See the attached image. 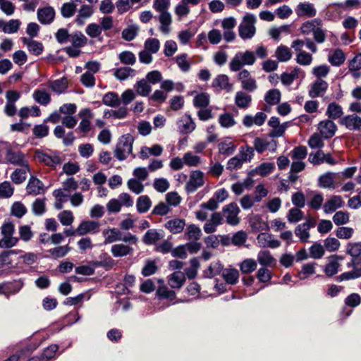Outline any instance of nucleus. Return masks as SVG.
Segmentation results:
<instances>
[{"label": "nucleus", "instance_id": "nucleus-1", "mask_svg": "<svg viewBox=\"0 0 361 361\" xmlns=\"http://www.w3.org/2000/svg\"><path fill=\"white\" fill-rule=\"evenodd\" d=\"M134 137L130 134L122 135L116 145L114 155L119 161L125 160L133 152Z\"/></svg>", "mask_w": 361, "mask_h": 361}, {"label": "nucleus", "instance_id": "nucleus-2", "mask_svg": "<svg viewBox=\"0 0 361 361\" xmlns=\"http://www.w3.org/2000/svg\"><path fill=\"white\" fill-rule=\"evenodd\" d=\"M255 62L254 53L251 51L238 52L231 60L229 68L231 71H238L245 66H251Z\"/></svg>", "mask_w": 361, "mask_h": 361}, {"label": "nucleus", "instance_id": "nucleus-3", "mask_svg": "<svg viewBox=\"0 0 361 361\" xmlns=\"http://www.w3.org/2000/svg\"><path fill=\"white\" fill-rule=\"evenodd\" d=\"M256 23V17L250 13H246L241 23L239 25V35L243 39L252 38L256 32L255 24Z\"/></svg>", "mask_w": 361, "mask_h": 361}, {"label": "nucleus", "instance_id": "nucleus-4", "mask_svg": "<svg viewBox=\"0 0 361 361\" xmlns=\"http://www.w3.org/2000/svg\"><path fill=\"white\" fill-rule=\"evenodd\" d=\"M240 210L237 204L231 202L223 208V215L226 218L227 224L236 226L240 223L238 214Z\"/></svg>", "mask_w": 361, "mask_h": 361}, {"label": "nucleus", "instance_id": "nucleus-5", "mask_svg": "<svg viewBox=\"0 0 361 361\" xmlns=\"http://www.w3.org/2000/svg\"><path fill=\"white\" fill-rule=\"evenodd\" d=\"M35 159L50 167H54L61 162V158L56 153L47 154L39 149L35 150Z\"/></svg>", "mask_w": 361, "mask_h": 361}, {"label": "nucleus", "instance_id": "nucleus-6", "mask_svg": "<svg viewBox=\"0 0 361 361\" xmlns=\"http://www.w3.org/2000/svg\"><path fill=\"white\" fill-rule=\"evenodd\" d=\"M238 79L241 83L242 88L247 91L253 92L257 87L256 80L246 69L240 71L238 75Z\"/></svg>", "mask_w": 361, "mask_h": 361}, {"label": "nucleus", "instance_id": "nucleus-7", "mask_svg": "<svg viewBox=\"0 0 361 361\" xmlns=\"http://www.w3.org/2000/svg\"><path fill=\"white\" fill-rule=\"evenodd\" d=\"M204 175L200 171H194L190 175L188 183L185 185V190L188 192H194L199 188L204 185Z\"/></svg>", "mask_w": 361, "mask_h": 361}, {"label": "nucleus", "instance_id": "nucleus-8", "mask_svg": "<svg viewBox=\"0 0 361 361\" xmlns=\"http://www.w3.org/2000/svg\"><path fill=\"white\" fill-rule=\"evenodd\" d=\"M253 146L258 153L262 154L266 150L274 152L276 149L277 143L274 140L257 137L253 141Z\"/></svg>", "mask_w": 361, "mask_h": 361}, {"label": "nucleus", "instance_id": "nucleus-9", "mask_svg": "<svg viewBox=\"0 0 361 361\" xmlns=\"http://www.w3.org/2000/svg\"><path fill=\"white\" fill-rule=\"evenodd\" d=\"M178 130L181 134H188L195 130L196 124L190 115L185 114L176 122Z\"/></svg>", "mask_w": 361, "mask_h": 361}, {"label": "nucleus", "instance_id": "nucleus-10", "mask_svg": "<svg viewBox=\"0 0 361 361\" xmlns=\"http://www.w3.org/2000/svg\"><path fill=\"white\" fill-rule=\"evenodd\" d=\"M318 130L322 137L329 139L335 135L337 126L334 121L326 119L319 123Z\"/></svg>", "mask_w": 361, "mask_h": 361}, {"label": "nucleus", "instance_id": "nucleus-11", "mask_svg": "<svg viewBox=\"0 0 361 361\" xmlns=\"http://www.w3.org/2000/svg\"><path fill=\"white\" fill-rule=\"evenodd\" d=\"M6 158V160L11 164L23 166V167H25L28 171H30V169L27 161L25 159V156L22 152L12 149H8Z\"/></svg>", "mask_w": 361, "mask_h": 361}, {"label": "nucleus", "instance_id": "nucleus-12", "mask_svg": "<svg viewBox=\"0 0 361 361\" xmlns=\"http://www.w3.org/2000/svg\"><path fill=\"white\" fill-rule=\"evenodd\" d=\"M344 201L339 195L331 196L323 204V211L325 214H331L338 209L343 207Z\"/></svg>", "mask_w": 361, "mask_h": 361}, {"label": "nucleus", "instance_id": "nucleus-13", "mask_svg": "<svg viewBox=\"0 0 361 361\" xmlns=\"http://www.w3.org/2000/svg\"><path fill=\"white\" fill-rule=\"evenodd\" d=\"M100 224L94 221H83L77 228L78 235H85L88 233H96L99 232Z\"/></svg>", "mask_w": 361, "mask_h": 361}, {"label": "nucleus", "instance_id": "nucleus-14", "mask_svg": "<svg viewBox=\"0 0 361 361\" xmlns=\"http://www.w3.org/2000/svg\"><path fill=\"white\" fill-rule=\"evenodd\" d=\"M309 161L315 165L326 162L329 164L334 165L336 161L330 154H325L322 150H318L315 153H311L309 156Z\"/></svg>", "mask_w": 361, "mask_h": 361}, {"label": "nucleus", "instance_id": "nucleus-15", "mask_svg": "<svg viewBox=\"0 0 361 361\" xmlns=\"http://www.w3.org/2000/svg\"><path fill=\"white\" fill-rule=\"evenodd\" d=\"M257 241L259 247H271L276 248L280 247L281 242L274 238L271 235L261 233L257 237Z\"/></svg>", "mask_w": 361, "mask_h": 361}, {"label": "nucleus", "instance_id": "nucleus-16", "mask_svg": "<svg viewBox=\"0 0 361 361\" xmlns=\"http://www.w3.org/2000/svg\"><path fill=\"white\" fill-rule=\"evenodd\" d=\"M341 259L342 257L337 255H332L328 258V262L324 268V273L327 276L331 277L337 274Z\"/></svg>", "mask_w": 361, "mask_h": 361}, {"label": "nucleus", "instance_id": "nucleus-17", "mask_svg": "<svg viewBox=\"0 0 361 361\" xmlns=\"http://www.w3.org/2000/svg\"><path fill=\"white\" fill-rule=\"evenodd\" d=\"M327 88L328 83L323 80L318 79L312 84L308 92L309 96L312 98L320 97L324 94Z\"/></svg>", "mask_w": 361, "mask_h": 361}, {"label": "nucleus", "instance_id": "nucleus-18", "mask_svg": "<svg viewBox=\"0 0 361 361\" xmlns=\"http://www.w3.org/2000/svg\"><path fill=\"white\" fill-rule=\"evenodd\" d=\"M212 87L217 90H227L228 92L233 90V85L229 82V78L225 74L218 75L212 81Z\"/></svg>", "mask_w": 361, "mask_h": 361}, {"label": "nucleus", "instance_id": "nucleus-19", "mask_svg": "<svg viewBox=\"0 0 361 361\" xmlns=\"http://www.w3.org/2000/svg\"><path fill=\"white\" fill-rule=\"evenodd\" d=\"M223 218L219 212L212 214L209 221L204 226V231L207 233H212L216 231V227L222 224Z\"/></svg>", "mask_w": 361, "mask_h": 361}, {"label": "nucleus", "instance_id": "nucleus-20", "mask_svg": "<svg viewBox=\"0 0 361 361\" xmlns=\"http://www.w3.org/2000/svg\"><path fill=\"white\" fill-rule=\"evenodd\" d=\"M318 185L322 188L334 189L336 188L335 173L326 172L322 174L318 178Z\"/></svg>", "mask_w": 361, "mask_h": 361}, {"label": "nucleus", "instance_id": "nucleus-21", "mask_svg": "<svg viewBox=\"0 0 361 361\" xmlns=\"http://www.w3.org/2000/svg\"><path fill=\"white\" fill-rule=\"evenodd\" d=\"M104 243L111 244L121 240V232L116 228H108L102 231Z\"/></svg>", "mask_w": 361, "mask_h": 361}, {"label": "nucleus", "instance_id": "nucleus-22", "mask_svg": "<svg viewBox=\"0 0 361 361\" xmlns=\"http://www.w3.org/2000/svg\"><path fill=\"white\" fill-rule=\"evenodd\" d=\"M163 152V147L158 144L154 145L152 147L144 146L141 147L140 152V158L142 159H148L150 156L158 157Z\"/></svg>", "mask_w": 361, "mask_h": 361}, {"label": "nucleus", "instance_id": "nucleus-23", "mask_svg": "<svg viewBox=\"0 0 361 361\" xmlns=\"http://www.w3.org/2000/svg\"><path fill=\"white\" fill-rule=\"evenodd\" d=\"M299 77L304 78L305 73L299 67H295L291 73H283L281 75V80L283 85H290L294 80Z\"/></svg>", "mask_w": 361, "mask_h": 361}, {"label": "nucleus", "instance_id": "nucleus-24", "mask_svg": "<svg viewBox=\"0 0 361 361\" xmlns=\"http://www.w3.org/2000/svg\"><path fill=\"white\" fill-rule=\"evenodd\" d=\"M79 116L82 118L79 128L82 132H88L90 129L91 119L93 118V114L90 109H84L80 111Z\"/></svg>", "mask_w": 361, "mask_h": 361}, {"label": "nucleus", "instance_id": "nucleus-25", "mask_svg": "<svg viewBox=\"0 0 361 361\" xmlns=\"http://www.w3.org/2000/svg\"><path fill=\"white\" fill-rule=\"evenodd\" d=\"M267 118V115L263 112H258L254 116L247 115L243 120V125L246 127H251L253 125L262 126Z\"/></svg>", "mask_w": 361, "mask_h": 361}, {"label": "nucleus", "instance_id": "nucleus-26", "mask_svg": "<svg viewBox=\"0 0 361 361\" xmlns=\"http://www.w3.org/2000/svg\"><path fill=\"white\" fill-rule=\"evenodd\" d=\"M44 184L41 180L31 176L27 185V192L30 195H37L44 192Z\"/></svg>", "mask_w": 361, "mask_h": 361}, {"label": "nucleus", "instance_id": "nucleus-27", "mask_svg": "<svg viewBox=\"0 0 361 361\" xmlns=\"http://www.w3.org/2000/svg\"><path fill=\"white\" fill-rule=\"evenodd\" d=\"M160 23L159 30L164 35H168L171 31L172 16L169 11L161 12L159 16Z\"/></svg>", "mask_w": 361, "mask_h": 361}, {"label": "nucleus", "instance_id": "nucleus-28", "mask_svg": "<svg viewBox=\"0 0 361 361\" xmlns=\"http://www.w3.org/2000/svg\"><path fill=\"white\" fill-rule=\"evenodd\" d=\"M341 123L349 130H359L361 128V117L357 115H348L341 119Z\"/></svg>", "mask_w": 361, "mask_h": 361}, {"label": "nucleus", "instance_id": "nucleus-29", "mask_svg": "<svg viewBox=\"0 0 361 361\" xmlns=\"http://www.w3.org/2000/svg\"><path fill=\"white\" fill-rule=\"evenodd\" d=\"M295 13L298 16L313 17L316 15V9L313 4L308 2L300 3L296 8Z\"/></svg>", "mask_w": 361, "mask_h": 361}, {"label": "nucleus", "instance_id": "nucleus-30", "mask_svg": "<svg viewBox=\"0 0 361 361\" xmlns=\"http://www.w3.org/2000/svg\"><path fill=\"white\" fill-rule=\"evenodd\" d=\"M55 16V11L51 7H44L38 9L37 18L42 24H49L51 23Z\"/></svg>", "mask_w": 361, "mask_h": 361}, {"label": "nucleus", "instance_id": "nucleus-31", "mask_svg": "<svg viewBox=\"0 0 361 361\" xmlns=\"http://www.w3.org/2000/svg\"><path fill=\"white\" fill-rule=\"evenodd\" d=\"M20 25V21L17 19H12L5 22L0 19V29L5 33L11 34L17 32Z\"/></svg>", "mask_w": 361, "mask_h": 361}, {"label": "nucleus", "instance_id": "nucleus-32", "mask_svg": "<svg viewBox=\"0 0 361 361\" xmlns=\"http://www.w3.org/2000/svg\"><path fill=\"white\" fill-rule=\"evenodd\" d=\"M93 13L92 6L88 5H82L78 11V14L75 18V23L79 25H82L86 20L91 17Z\"/></svg>", "mask_w": 361, "mask_h": 361}, {"label": "nucleus", "instance_id": "nucleus-33", "mask_svg": "<svg viewBox=\"0 0 361 361\" xmlns=\"http://www.w3.org/2000/svg\"><path fill=\"white\" fill-rule=\"evenodd\" d=\"M185 281V274L180 271H175L169 278V284L173 288H180Z\"/></svg>", "mask_w": 361, "mask_h": 361}, {"label": "nucleus", "instance_id": "nucleus-34", "mask_svg": "<svg viewBox=\"0 0 361 361\" xmlns=\"http://www.w3.org/2000/svg\"><path fill=\"white\" fill-rule=\"evenodd\" d=\"M185 221L180 219L169 220L165 224L166 228L174 234L180 233L184 229Z\"/></svg>", "mask_w": 361, "mask_h": 361}, {"label": "nucleus", "instance_id": "nucleus-35", "mask_svg": "<svg viewBox=\"0 0 361 361\" xmlns=\"http://www.w3.org/2000/svg\"><path fill=\"white\" fill-rule=\"evenodd\" d=\"M133 248L123 244H115L111 248V252L115 257H122L133 252Z\"/></svg>", "mask_w": 361, "mask_h": 361}, {"label": "nucleus", "instance_id": "nucleus-36", "mask_svg": "<svg viewBox=\"0 0 361 361\" xmlns=\"http://www.w3.org/2000/svg\"><path fill=\"white\" fill-rule=\"evenodd\" d=\"M163 238V234L155 229L148 230L142 238V241L147 245L157 243Z\"/></svg>", "mask_w": 361, "mask_h": 361}, {"label": "nucleus", "instance_id": "nucleus-37", "mask_svg": "<svg viewBox=\"0 0 361 361\" xmlns=\"http://www.w3.org/2000/svg\"><path fill=\"white\" fill-rule=\"evenodd\" d=\"M22 40L31 54L39 55L42 53L44 47L42 43L25 37L23 38Z\"/></svg>", "mask_w": 361, "mask_h": 361}, {"label": "nucleus", "instance_id": "nucleus-38", "mask_svg": "<svg viewBox=\"0 0 361 361\" xmlns=\"http://www.w3.org/2000/svg\"><path fill=\"white\" fill-rule=\"evenodd\" d=\"M249 224L251 228L255 231L269 230L268 224L258 215L251 216L249 219Z\"/></svg>", "mask_w": 361, "mask_h": 361}, {"label": "nucleus", "instance_id": "nucleus-39", "mask_svg": "<svg viewBox=\"0 0 361 361\" xmlns=\"http://www.w3.org/2000/svg\"><path fill=\"white\" fill-rule=\"evenodd\" d=\"M251 100V96L243 91H239L235 94V103L240 109L247 108Z\"/></svg>", "mask_w": 361, "mask_h": 361}, {"label": "nucleus", "instance_id": "nucleus-40", "mask_svg": "<svg viewBox=\"0 0 361 361\" xmlns=\"http://www.w3.org/2000/svg\"><path fill=\"white\" fill-rule=\"evenodd\" d=\"M49 88L57 94H61L68 87V80L66 78H63L59 80L49 81L48 83Z\"/></svg>", "mask_w": 361, "mask_h": 361}, {"label": "nucleus", "instance_id": "nucleus-41", "mask_svg": "<svg viewBox=\"0 0 361 361\" xmlns=\"http://www.w3.org/2000/svg\"><path fill=\"white\" fill-rule=\"evenodd\" d=\"M222 276L228 284H235L239 279V272L236 269L228 268L223 270Z\"/></svg>", "mask_w": 361, "mask_h": 361}, {"label": "nucleus", "instance_id": "nucleus-42", "mask_svg": "<svg viewBox=\"0 0 361 361\" xmlns=\"http://www.w3.org/2000/svg\"><path fill=\"white\" fill-rule=\"evenodd\" d=\"M329 61L335 66H339L345 61V55L340 49H335L328 57Z\"/></svg>", "mask_w": 361, "mask_h": 361}, {"label": "nucleus", "instance_id": "nucleus-43", "mask_svg": "<svg viewBox=\"0 0 361 361\" xmlns=\"http://www.w3.org/2000/svg\"><path fill=\"white\" fill-rule=\"evenodd\" d=\"M219 123L222 128H229L234 126L236 124V121L233 116L231 113H224L219 116L218 118Z\"/></svg>", "mask_w": 361, "mask_h": 361}, {"label": "nucleus", "instance_id": "nucleus-44", "mask_svg": "<svg viewBox=\"0 0 361 361\" xmlns=\"http://www.w3.org/2000/svg\"><path fill=\"white\" fill-rule=\"evenodd\" d=\"M275 56L279 61L286 62L291 59L292 53L288 47L281 45L276 48Z\"/></svg>", "mask_w": 361, "mask_h": 361}, {"label": "nucleus", "instance_id": "nucleus-45", "mask_svg": "<svg viewBox=\"0 0 361 361\" xmlns=\"http://www.w3.org/2000/svg\"><path fill=\"white\" fill-rule=\"evenodd\" d=\"M274 168L273 163H262L252 170L250 173L252 176L259 175L261 176H265L270 173Z\"/></svg>", "mask_w": 361, "mask_h": 361}, {"label": "nucleus", "instance_id": "nucleus-46", "mask_svg": "<svg viewBox=\"0 0 361 361\" xmlns=\"http://www.w3.org/2000/svg\"><path fill=\"white\" fill-rule=\"evenodd\" d=\"M257 260L262 266L271 267L276 264L275 259L268 251H260L257 255Z\"/></svg>", "mask_w": 361, "mask_h": 361}, {"label": "nucleus", "instance_id": "nucleus-47", "mask_svg": "<svg viewBox=\"0 0 361 361\" xmlns=\"http://www.w3.org/2000/svg\"><path fill=\"white\" fill-rule=\"evenodd\" d=\"M210 101V97L209 94L206 92L197 93L193 99V104L197 108H205L207 107Z\"/></svg>", "mask_w": 361, "mask_h": 361}, {"label": "nucleus", "instance_id": "nucleus-48", "mask_svg": "<svg viewBox=\"0 0 361 361\" xmlns=\"http://www.w3.org/2000/svg\"><path fill=\"white\" fill-rule=\"evenodd\" d=\"M326 115L331 119H337L343 115L342 107L335 102L329 104L326 109Z\"/></svg>", "mask_w": 361, "mask_h": 361}, {"label": "nucleus", "instance_id": "nucleus-49", "mask_svg": "<svg viewBox=\"0 0 361 361\" xmlns=\"http://www.w3.org/2000/svg\"><path fill=\"white\" fill-rule=\"evenodd\" d=\"M33 98L40 104L47 105L51 101L50 94L45 90H37L33 93Z\"/></svg>", "mask_w": 361, "mask_h": 361}, {"label": "nucleus", "instance_id": "nucleus-50", "mask_svg": "<svg viewBox=\"0 0 361 361\" xmlns=\"http://www.w3.org/2000/svg\"><path fill=\"white\" fill-rule=\"evenodd\" d=\"M185 234L189 240L197 241L201 238L202 231L196 225L190 224L187 227Z\"/></svg>", "mask_w": 361, "mask_h": 361}, {"label": "nucleus", "instance_id": "nucleus-51", "mask_svg": "<svg viewBox=\"0 0 361 361\" xmlns=\"http://www.w3.org/2000/svg\"><path fill=\"white\" fill-rule=\"evenodd\" d=\"M128 188L136 195H139L144 191V185L141 180L136 178H130L127 181Z\"/></svg>", "mask_w": 361, "mask_h": 361}, {"label": "nucleus", "instance_id": "nucleus-52", "mask_svg": "<svg viewBox=\"0 0 361 361\" xmlns=\"http://www.w3.org/2000/svg\"><path fill=\"white\" fill-rule=\"evenodd\" d=\"M266 102L270 105H275L280 102L281 92L277 89L269 90L264 97Z\"/></svg>", "mask_w": 361, "mask_h": 361}, {"label": "nucleus", "instance_id": "nucleus-53", "mask_svg": "<svg viewBox=\"0 0 361 361\" xmlns=\"http://www.w3.org/2000/svg\"><path fill=\"white\" fill-rule=\"evenodd\" d=\"M103 103L109 106L114 107L121 104V99L118 94L114 92H109L106 94L102 99Z\"/></svg>", "mask_w": 361, "mask_h": 361}, {"label": "nucleus", "instance_id": "nucleus-54", "mask_svg": "<svg viewBox=\"0 0 361 361\" xmlns=\"http://www.w3.org/2000/svg\"><path fill=\"white\" fill-rule=\"evenodd\" d=\"M257 264L253 259H246L240 264V269L243 274H250L257 269Z\"/></svg>", "mask_w": 361, "mask_h": 361}, {"label": "nucleus", "instance_id": "nucleus-55", "mask_svg": "<svg viewBox=\"0 0 361 361\" xmlns=\"http://www.w3.org/2000/svg\"><path fill=\"white\" fill-rule=\"evenodd\" d=\"M135 87L136 92L142 97L147 96L151 92V86L144 79L138 81L135 84Z\"/></svg>", "mask_w": 361, "mask_h": 361}, {"label": "nucleus", "instance_id": "nucleus-56", "mask_svg": "<svg viewBox=\"0 0 361 361\" xmlns=\"http://www.w3.org/2000/svg\"><path fill=\"white\" fill-rule=\"evenodd\" d=\"M310 229L305 227L302 224H299L295 229V235L299 238L302 243H307L309 241L310 233Z\"/></svg>", "mask_w": 361, "mask_h": 361}, {"label": "nucleus", "instance_id": "nucleus-57", "mask_svg": "<svg viewBox=\"0 0 361 361\" xmlns=\"http://www.w3.org/2000/svg\"><path fill=\"white\" fill-rule=\"evenodd\" d=\"M151 207V201L148 196H140L137 201V209L140 213H144L149 210Z\"/></svg>", "mask_w": 361, "mask_h": 361}, {"label": "nucleus", "instance_id": "nucleus-58", "mask_svg": "<svg viewBox=\"0 0 361 361\" xmlns=\"http://www.w3.org/2000/svg\"><path fill=\"white\" fill-rule=\"evenodd\" d=\"M27 171H28L25 167L16 169L11 174V180L16 184L22 183L27 178Z\"/></svg>", "mask_w": 361, "mask_h": 361}, {"label": "nucleus", "instance_id": "nucleus-59", "mask_svg": "<svg viewBox=\"0 0 361 361\" xmlns=\"http://www.w3.org/2000/svg\"><path fill=\"white\" fill-rule=\"evenodd\" d=\"M134 75V70L128 67L118 68L114 72V76L120 80H124Z\"/></svg>", "mask_w": 361, "mask_h": 361}, {"label": "nucleus", "instance_id": "nucleus-60", "mask_svg": "<svg viewBox=\"0 0 361 361\" xmlns=\"http://www.w3.org/2000/svg\"><path fill=\"white\" fill-rule=\"evenodd\" d=\"M40 114V109L37 106L31 107H23L19 111V115L22 118H25L30 116H38Z\"/></svg>", "mask_w": 361, "mask_h": 361}, {"label": "nucleus", "instance_id": "nucleus-61", "mask_svg": "<svg viewBox=\"0 0 361 361\" xmlns=\"http://www.w3.org/2000/svg\"><path fill=\"white\" fill-rule=\"evenodd\" d=\"M58 218L63 226H71L73 221L74 216L73 212L69 210H64L58 214Z\"/></svg>", "mask_w": 361, "mask_h": 361}, {"label": "nucleus", "instance_id": "nucleus-62", "mask_svg": "<svg viewBox=\"0 0 361 361\" xmlns=\"http://www.w3.org/2000/svg\"><path fill=\"white\" fill-rule=\"evenodd\" d=\"M160 48L159 40L156 38L147 39L145 42V50L151 54H156Z\"/></svg>", "mask_w": 361, "mask_h": 361}, {"label": "nucleus", "instance_id": "nucleus-63", "mask_svg": "<svg viewBox=\"0 0 361 361\" xmlns=\"http://www.w3.org/2000/svg\"><path fill=\"white\" fill-rule=\"evenodd\" d=\"M221 271L223 272V265L217 261L212 262L209 265L206 271V274L209 278H212L219 275Z\"/></svg>", "mask_w": 361, "mask_h": 361}, {"label": "nucleus", "instance_id": "nucleus-64", "mask_svg": "<svg viewBox=\"0 0 361 361\" xmlns=\"http://www.w3.org/2000/svg\"><path fill=\"white\" fill-rule=\"evenodd\" d=\"M254 156V149L252 147L246 146L245 147H242L239 152V154L237 155L238 158L244 163L247 161H250Z\"/></svg>", "mask_w": 361, "mask_h": 361}]
</instances>
